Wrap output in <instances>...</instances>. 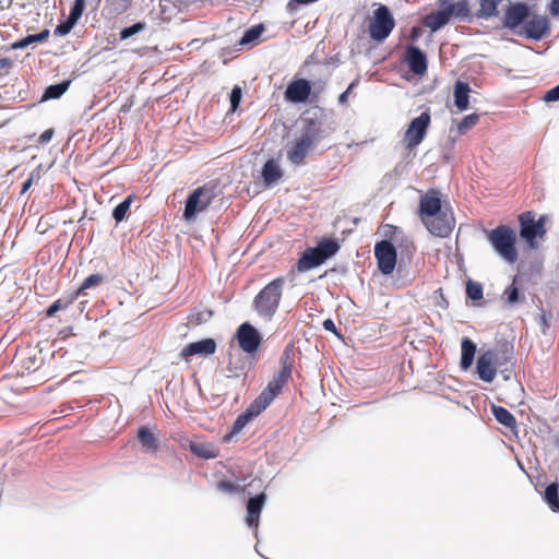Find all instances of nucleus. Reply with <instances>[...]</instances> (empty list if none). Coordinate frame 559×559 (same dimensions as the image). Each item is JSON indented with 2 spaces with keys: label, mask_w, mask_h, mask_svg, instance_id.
Wrapping results in <instances>:
<instances>
[{
  "label": "nucleus",
  "mask_w": 559,
  "mask_h": 559,
  "mask_svg": "<svg viewBox=\"0 0 559 559\" xmlns=\"http://www.w3.org/2000/svg\"><path fill=\"white\" fill-rule=\"evenodd\" d=\"M49 34H50L49 29H43L38 34L32 35L33 43L46 41L48 39V37H49Z\"/></svg>",
  "instance_id": "3c124183"
},
{
  "label": "nucleus",
  "mask_w": 559,
  "mask_h": 559,
  "mask_svg": "<svg viewBox=\"0 0 559 559\" xmlns=\"http://www.w3.org/2000/svg\"><path fill=\"white\" fill-rule=\"evenodd\" d=\"M190 450L193 454L202 459H214L217 452L210 445L203 443H191Z\"/></svg>",
  "instance_id": "f704fd0d"
},
{
  "label": "nucleus",
  "mask_w": 559,
  "mask_h": 559,
  "mask_svg": "<svg viewBox=\"0 0 559 559\" xmlns=\"http://www.w3.org/2000/svg\"><path fill=\"white\" fill-rule=\"evenodd\" d=\"M356 84H357V81L352 82L349 84V86L347 87V90L338 96V103L341 105H345L347 103L348 95L352 93V91L356 86Z\"/></svg>",
  "instance_id": "09e8293b"
},
{
  "label": "nucleus",
  "mask_w": 559,
  "mask_h": 559,
  "mask_svg": "<svg viewBox=\"0 0 559 559\" xmlns=\"http://www.w3.org/2000/svg\"><path fill=\"white\" fill-rule=\"evenodd\" d=\"M136 438L145 453L156 454L158 452L159 441L151 428L146 426L139 427Z\"/></svg>",
  "instance_id": "aec40b11"
},
{
  "label": "nucleus",
  "mask_w": 559,
  "mask_h": 559,
  "mask_svg": "<svg viewBox=\"0 0 559 559\" xmlns=\"http://www.w3.org/2000/svg\"><path fill=\"white\" fill-rule=\"evenodd\" d=\"M70 83L71 82L67 80L59 84L49 85L43 95V100L57 99L61 97L68 91Z\"/></svg>",
  "instance_id": "c85d7f7f"
},
{
  "label": "nucleus",
  "mask_w": 559,
  "mask_h": 559,
  "mask_svg": "<svg viewBox=\"0 0 559 559\" xmlns=\"http://www.w3.org/2000/svg\"><path fill=\"white\" fill-rule=\"evenodd\" d=\"M559 486L557 483L548 485L545 489V501L554 512H559Z\"/></svg>",
  "instance_id": "c756f323"
},
{
  "label": "nucleus",
  "mask_w": 559,
  "mask_h": 559,
  "mask_svg": "<svg viewBox=\"0 0 559 559\" xmlns=\"http://www.w3.org/2000/svg\"><path fill=\"white\" fill-rule=\"evenodd\" d=\"M518 281L519 277L514 276L512 284L506 287L503 292V299L506 304L513 305L520 300H523L524 298L520 296V289L518 287Z\"/></svg>",
  "instance_id": "473e14b6"
},
{
  "label": "nucleus",
  "mask_w": 559,
  "mask_h": 559,
  "mask_svg": "<svg viewBox=\"0 0 559 559\" xmlns=\"http://www.w3.org/2000/svg\"><path fill=\"white\" fill-rule=\"evenodd\" d=\"M430 122L431 116L428 110L421 112L418 117L411 121L403 138V143L407 150L412 151L423 142L427 134Z\"/></svg>",
  "instance_id": "9b49d317"
},
{
  "label": "nucleus",
  "mask_w": 559,
  "mask_h": 559,
  "mask_svg": "<svg viewBox=\"0 0 559 559\" xmlns=\"http://www.w3.org/2000/svg\"><path fill=\"white\" fill-rule=\"evenodd\" d=\"M525 35L534 40H539L549 33V21L546 16L534 15L524 25Z\"/></svg>",
  "instance_id": "f3484780"
},
{
  "label": "nucleus",
  "mask_w": 559,
  "mask_h": 559,
  "mask_svg": "<svg viewBox=\"0 0 559 559\" xmlns=\"http://www.w3.org/2000/svg\"><path fill=\"white\" fill-rule=\"evenodd\" d=\"M323 328H324V330H326L329 332L337 334V330H336L335 323H334V321L332 319L324 320L323 321Z\"/></svg>",
  "instance_id": "603ef678"
},
{
  "label": "nucleus",
  "mask_w": 559,
  "mask_h": 559,
  "mask_svg": "<svg viewBox=\"0 0 559 559\" xmlns=\"http://www.w3.org/2000/svg\"><path fill=\"white\" fill-rule=\"evenodd\" d=\"M216 198L215 187L209 183L197 188L189 194L183 211V218L187 222L194 221L198 213L204 212Z\"/></svg>",
  "instance_id": "6e6552de"
},
{
  "label": "nucleus",
  "mask_w": 559,
  "mask_h": 559,
  "mask_svg": "<svg viewBox=\"0 0 559 559\" xmlns=\"http://www.w3.org/2000/svg\"><path fill=\"white\" fill-rule=\"evenodd\" d=\"M31 44H33V38H32V35H28V36L20 39L19 41L14 43L12 45V48H14V49H23V48H26Z\"/></svg>",
  "instance_id": "49530a36"
},
{
  "label": "nucleus",
  "mask_w": 559,
  "mask_h": 559,
  "mask_svg": "<svg viewBox=\"0 0 559 559\" xmlns=\"http://www.w3.org/2000/svg\"><path fill=\"white\" fill-rule=\"evenodd\" d=\"M237 338L240 348L246 353H254L260 344L261 336L250 323H242L237 330Z\"/></svg>",
  "instance_id": "ddd939ff"
},
{
  "label": "nucleus",
  "mask_w": 559,
  "mask_h": 559,
  "mask_svg": "<svg viewBox=\"0 0 559 559\" xmlns=\"http://www.w3.org/2000/svg\"><path fill=\"white\" fill-rule=\"evenodd\" d=\"M546 103L559 100V84L554 88L549 90L543 97Z\"/></svg>",
  "instance_id": "a18cd8bd"
},
{
  "label": "nucleus",
  "mask_w": 559,
  "mask_h": 559,
  "mask_svg": "<svg viewBox=\"0 0 559 559\" xmlns=\"http://www.w3.org/2000/svg\"><path fill=\"white\" fill-rule=\"evenodd\" d=\"M263 31H264V28L262 25H254V26L250 27L249 29H247L245 32L243 36L240 39V44L247 45V44H250V43L257 40L261 36Z\"/></svg>",
  "instance_id": "c9c22d12"
},
{
  "label": "nucleus",
  "mask_w": 559,
  "mask_h": 559,
  "mask_svg": "<svg viewBox=\"0 0 559 559\" xmlns=\"http://www.w3.org/2000/svg\"><path fill=\"white\" fill-rule=\"evenodd\" d=\"M40 178V171L39 169H35L31 173L29 177L23 182L21 194L25 193L34 183V181H38Z\"/></svg>",
  "instance_id": "c03bdc74"
},
{
  "label": "nucleus",
  "mask_w": 559,
  "mask_h": 559,
  "mask_svg": "<svg viewBox=\"0 0 559 559\" xmlns=\"http://www.w3.org/2000/svg\"><path fill=\"white\" fill-rule=\"evenodd\" d=\"M216 350V342L213 338H204L198 342H193L188 344L181 350V357L183 359H188L194 355H204L209 356L214 354Z\"/></svg>",
  "instance_id": "a211bd4d"
},
{
  "label": "nucleus",
  "mask_w": 559,
  "mask_h": 559,
  "mask_svg": "<svg viewBox=\"0 0 559 559\" xmlns=\"http://www.w3.org/2000/svg\"><path fill=\"white\" fill-rule=\"evenodd\" d=\"M450 20V13L447 7H442L440 10L427 14L424 17L423 23L426 27L430 28L431 32H437L448 24Z\"/></svg>",
  "instance_id": "412c9836"
},
{
  "label": "nucleus",
  "mask_w": 559,
  "mask_h": 559,
  "mask_svg": "<svg viewBox=\"0 0 559 559\" xmlns=\"http://www.w3.org/2000/svg\"><path fill=\"white\" fill-rule=\"evenodd\" d=\"M321 139L322 130L320 123L313 119H308L300 135L287 148L286 155L288 160L294 165L304 164L307 156L317 147Z\"/></svg>",
  "instance_id": "f03ea898"
},
{
  "label": "nucleus",
  "mask_w": 559,
  "mask_h": 559,
  "mask_svg": "<svg viewBox=\"0 0 559 559\" xmlns=\"http://www.w3.org/2000/svg\"><path fill=\"white\" fill-rule=\"evenodd\" d=\"M76 22L68 16L66 22H62L59 25H57L53 33L57 36H66L71 32Z\"/></svg>",
  "instance_id": "79ce46f5"
},
{
  "label": "nucleus",
  "mask_w": 559,
  "mask_h": 559,
  "mask_svg": "<svg viewBox=\"0 0 559 559\" xmlns=\"http://www.w3.org/2000/svg\"><path fill=\"white\" fill-rule=\"evenodd\" d=\"M520 223V236L524 239L530 247H536V239L544 238L546 234L545 224L547 216L542 215L537 221L535 219V213L532 211H525L518 217Z\"/></svg>",
  "instance_id": "1a4fd4ad"
},
{
  "label": "nucleus",
  "mask_w": 559,
  "mask_h": 559,
  "mask_svg": "<svg viewBox=\"0 0 559 559\" xmlns=\"http://www.w3.org/2000/svg\"><path fill=\"white\" fill-rule=\"evenodd\" d=\"M513 358L512 350L504 348H491L480 353L476 360V372L480 380L485 382H492L496 378L497 371Z\"/></svg>",
  "instance_id": "7ed1b4c3"
},
{
  "label": "nucleus",
  "mask_w": 559,
  "mask_h": 559,
  "mask_svg": "<svg viewBox=\"0 0 559 559\" xmlns=\"http://www.w3.org/2000/svg\"><path fill=\"white\" fill-rule=\"evenodd\" d=\"M145 28V24L144 23H135L129 27H126L123 29H121L119 36H120V39L121 40H124V39H128L129 37L138 34L139 32L143 31Z\"/></svg>",
  "instance_id": "ea45409f"
},
{
  "label": "nucleus",
  "mask_w": 559,
  "mask_h": 559,
  "mask_svg": "<svg viewBox=\"0 0 559 559\" xmlns=\"http://www.w3.org/2000/svg\"><path fill=\"white\" fill-rule=\"evenodd\" d=\"M503 0H479V13L478 16L489 19L498 14V5Z\"/></svg>",
  "instance_id": "7c9ffc66"
},
{
  "label": "nucleus",
  "mask_w": 559,
  "mask_h": 559,
  "mask_svg": "<svg viewBox=\"0 0 559 559\" xmlns=\"http://www.w3.org/2000/svg\"><path fill=\"white\" fill-rule=\"evenodd\" d=\"M31 44H33V38H32V35H28V36L20 39L19 41L14 43L12 45V48H14V49H23V48H26Z\"/></svg>",
  "instance_id": "de8ad7c7"
},
{
  "label": "nucleus",
  "mask_w": 559,
  "mask_h": 559,
  "mask_svg": "<svg viewBox=\"0 0 559 559\" xmlns=\"http://www.w3.org/2000/svg\"><path fill=\"white\" fill-rule=\"evenodd\" d=\"M466 295L473 300L483 298V286L478 282L468 281L466 284Z\"/></svg>",
  "instance_id": "4c0bfd02"
},
{
  "label": "nucleus",
  "mask_w": 559,
  "mask_h": 559,
  "mask_svg": "<svg viewBox=\"0 0 559 559\" xmlns=\"http://www.w3.org/2000/svg\"><path fill=\"white\" fill-rule=\"evenodd\" d=\"M135 199L134 194L128 195L120 204H118L112 211V217L117 224L122 222L131 206L132 201Z\"/></svg>",
  "instance_id": "2f4dec72"
},
{
  "label": "nucleus",
  "mask_w": 559,
  "mask_h": 559,
  "mask_svg": "<svg viewBox=\"0 0 559 559\" xmlns=\"http://www.w3.org/2000/svg\"><path fill=\"white\" fill-rule=\"evenodd\" d=\"M450 17L454 16L460 20H466L469 16V5L466 0H460L445 5Z\"/></svg>",
  "instance_id": "cd10ccee"
},
{
  "label": "nucleus",
  "mask_w": 559,
  "mask_h": 559,
  "mask_svg": "<svg viewBox=\"0 0 559 559\" xmlns=\"http://www.w3.org/2000/svg\"><path fill=\"white\" fill-rule=\"evenodd\" d=\"M217 488L229 493L241 492L245 490V487L226 479L219 480L217 483Z\"/></svg>",
  "instance_id": "58836bf2"
},
{
  "label": "nucleus",
  "mask_w": 559,
  "mask_h": 559,
  "mask_svg": "<svg viewBox=\"0 0 559 559\" xmlns=\"http://www.w3.org/2000/svg\"><path fill=\"white\" fill-rule=\"evenodd\" d=\"M285 285V278L280 276L265 285L254 297L253 307L255 311L266 318H271L276 312Z\"/></svg>",
  "instance_id": "39448f33"
},
{
  "label": "nucleus",
  "mask_w": 559,
  "mask_h": 559,
  "mask_svg": "<svg viewBox=\"0 0 559 559\" xmlns=\"http://www.w3.org/2000/svg\"><path fill=\"white\" fill-rule=\"evenodd\" d=\"M418 33H419V28L417 27H414L412 29V38H416L418 36Z\"/></svg>",
  "instance_id": "5fc2aeb1"
},
{
  "label": "nucleus",
  "mask_w": 559,
  "mask_h": 559,
  "mask_svg": "<svg viewBox=\"0 0 559 559\" xmlns=\"http://www.w3.org/2000/svg\"><path fill=\"white\" fill-rule=\"evenodd\" d=\"M530 16L527 4L516 2L509 5L504 12L503 25L510 29H515L522 25Z\"/></svg>",
  "instance_id": "4468645a"
},
{
  "label": "nucleus",
  "mask_w": 559,
  "mask_h": 559,
  "mask_svg": "<svg viewBox=\"0 0 559 559\" xmlns=\"http://www.w3.org/2000/svg\"><path fill=\"white\" fill-rule=\"evenodd\" d=\"M479 121L478 114H471L465 116L457 124V130L461 134H464L467 130L476 126Z\"/></svg>",
  "instance_id": "e433bc0d"
},
{
  "label": "nucleus",
  "mask_w": 559,
  "mask_h": 559,
  "mask_svg": "<svg viewBox=\"0 0 559 559\" xmlns=\"http://www.w3.org/2000/svg\"><path fill=\"white\" fill-rule=\"evenodd\" d=\"M283 169L274 159H269L262 168V178L265 186H273L283 178Z\"/></svg>",
  "instance_id": "5701e85b"
},
{
  "label": "nucleus",
  "mask_w": 559,
  "mask_h": 559,
  "mask_svg": "<svg viewBox=\"0 0 559 559\" xmlns=\"http://www.w3.org/2000/svg\"><path fill=\"white\" fill-rule=\"evenodd\" d=\"M340 250V243L336 239L324 238L317 247L307 248L296 263V270L299 273L312 270L323 264Z\"/></svg>",
  "instance_id": "20e7f679"
},
{
  "label": "nucleus",
  "mask_w": 559,
  "mask_h": 559,
  "mask_svg": "<svg viewBox=\"0 0 559 559\" xmlns=\"http://www.w3.org/2000/svg\"><path fill=\"white\" fill-rule=\"evenodd\" d=\"M76 299H78V294H74V293H70L67 296H63L62 298L57 299L48 307V309L46 311V316L53 317L59 310H63V309L68 308Z\"/></svg>",
  "instance_id": "bb28decb"
},
{
  "label": "nucleus",
  "mask_w": 559,
  "mask_h": 559,
  "mask_svg": "<svg viewBox=\"0 0 559 559\" xmlns=\"http://www.w3.org/2000/svg\"><path fill=\"white\" fill-rule=\"evenodd\" d=\"M488 240L495 250L509 263H514L518 260V251L515 248L516 235L515 231L504 225L490 230L487 235Z\"/></svg>",
  "instance_id": "0eeeda50"
},
{
  "label": "nucleus",
  "mask_w": 559,
  "mask_h": 559,
  "mask_svg": "<svg viewBox=\"0 0 559 559\" xmlns=\"http://www.w3.org/2000/svg\"><path fill=\"white\" fill-rule=\"evenodd\" d=\"M471 87L468 83L456 81L454 85V104L460 111L468 109Z\"/></svg>",
  "instance_id": "4be33fe9"
},
{
  "label": "nucleus",
  "mask_w": 559,
  "mask_h": 559,
  "mask_svg": "<svg viewBox=\"0 0 559 559\" xmlns=\"http://www.w3.org/2000/svg\"><path fill=\"white\" fill-rule=\"evenodd\" d=\"M374 257L377 260L378 269L384 275H390L393 273L397 254L395 247L389 240H381L374 246Z\"/></svg>",
  "instance_id": "f8f14e48"
},
{
  "label": "nucleus",
  "mask_w": 559,
  "mask_h": 559,
  "mask_svg": "<svg viewBox=\"0 0 559 559\" xmlns=\"http://www.w3.org/2000/svg\"><path fill=\"white\" fill-rule=\"evenodd\" d=\"M241 96H242V91L239 86H234L233 90H231V93H230V108L233 111H235L239 104H240V100H241Z\"/></svg>",
  "instance_id": "37998d69"
},
{
  "label": "nucleus",
  "mask_w": 559,
  "mask_h": 559,
  "mask_svg": "<svg viewBox=\"0 0 559 559\" xmlns=\"http://www.w3.org/2000/svg\"><path fill=\"white\" fill-rule=\"evenodd\" d=\"M418 216L429 233L437 237H448L455 226L452 212L442 209L441 192L435 188L420 195Z\"/></svg>",
  "instance_id": "f257e3e1"
},
{
  "label": "nucleus",
  "mask_w": 559,
  "mask_h": 559,
  "mask_svg": "<svg viewBox=\"0 0 559 559\" xmlns=\"http://www.w3.org/2000/svg\"><path fill=\"white\" fill-rule=\"evenodd\" d=\"M0 63H1L2 66H5V64H8V63H9V60H8V59H5V58H3V59H1V60H0Z\"/></svg>",
  "instance_id": "6e6d98bb"
},
{
  "label": "nucleus",
  "mask_w": 559,
  "mask_h": 559,
  "mask_svg": "<svg viewBox=\"0 0 559 559\" xmlns=\"http://www.w3.org/2000/svg\"><path fill=\"white\" fill-rule=\"evenodd\" d=\"M405 61L409 71L417 75H423L427 71L426 55L416 46H407L405 50Z\"/></svg>",
  "instance_id": "2eb2a0df"
},
{
  "label": "nucleus",
  "mask_w": 559,
  "mask_h": 559,
  "mask_svg": "<svg viewBox=\"0 0 559 559\" xmlns=\"http://www.w3.org/2000/svg\"><path fill=\"white\" fill-rule=\"evenodd\" d=\"M104 282V275L102 274H91L87 276L83 283L80 285V287L73 292L74 294H78V298L85 295V290L90 289L92 287H95Z\"/></svg>",
  "instance_id": "72a5a7b5"
},
{
  "label": "nucleus",
  "mask_w": 559,
  "mask_h": 559,
  "mask_svg": "<svg viewBox=\"0 0 559 559\" xmlns=\"http://www.w3.org/2000/svg\"><path fill=\"white\" fill-rule=\"evenodd\" d=\"M311 93V84L305 79L290 82L285 91V98L292 103H304Z\"/></svg>",
  "instance_id": "dca6fc26"
},
{
  "label": "nucleus",
  "mask_w": 559,
  "mask_h": 559,
  "mask_svg": "<svg viewBox=\"0 0 559 559\" xmlns=\"http://www.w3.org/2000/svg\"><path fill=\"white\" fill-rule=\"evenodd\" d=\"M395 26L394 17L386 5H380L373 11V17L369 23L370 37L381 43L386 39Z\"/></svg>",
  "instance_id": "9d476101"
},
{
  "label": "nucleus",
  "mask_w": 559,
  "mask_h": 559,
  "mask_svg": "<svg viewBox=\"0 0 559 559\" xmlns=\"http://www.w3.org/2000/svg\"><path fill=\"white\" fill-rule=\"evenodd\" d=\"M266 496L265 493H260L255 497H252L248 500L247 503V515H246V523L250 527L257 528L259 526L260 521V514L262 511V508L265 503Z\"/></svg>",
  "instance_id": "6ab92c4d"
},
{
  "label": "nucleus",
  "mask_w": 559,
  "mask_h": 559,
  "mask_svg": "<svg viewBox=\"0 0 559 559\" xmlns=\"http://www.w3.org/2000/svg\"><path fill=\"white\" fill-rule=\"evenodd\" d=\"M491 411L497 421L501 425L512 430L516 428V419L507 408L493 405Z\"/></svg>",
  "instance_id": "a878e982"
},
{
  "label": "nucleus",
  "mask_w": 559,
  "mask_h": 559,
  "mask_svg": "<svg viewBox=\"0 0 559 559\" xmlns=\"http://www.w3.org/2000/svg\"><path fill=\"white\" fill-rule=\"evenodd\" d=\"M549 9L552 15L559 16V0H552Z\"/></svg>",
  "instance_id": "864d4df0"
},
{
  "label": "nucleus",
  "mask_w": 559,
  "mask_h": 559,
  "mask_svg": "<svg viewBox=\"0 0 559 559\" xmlns=\"http://www.w3.org/2000/svg\"><path fill=\"white\" fill-rule=\"evenodd\" d=\"M263 409H260L258 408V406H255V402H253L249 407L248 409L240 414L234 425H233V430L231 432L233 433H238L239 431H241L243 429V427L248 424V421L253 417V416H257L259 415Z\"/></svg>",
  "instance_id": "393cba45"
},
{
  "label": "nucleus",
  "mask_w": 559,
  "mask_h": 559,
  "mask_svg": "<svg viewBox=\"0 0 559 559\" xmlns=\"http://www.w3.org/2000/svg\"><path fill=\"white\" fill-rule=\"evenodd\" d=\"M288 353L285 352L284 357L281 358V369L274 378L267 383L266 388L254 400L255 406L260 409H265L274 399L282 392L284 385L288 383L292 378V365L288 362Z\"/></svg>",
  "instance_id": "423d86ee"
},
{
  "label": "nucleus",
  "mask_w": 559,
  "mask_h": 559,
  "mask_svg": "<svg viewBox=\"0 0 559 559\" xmlns=\"http://www.w3.org/2000/svg\"><path fill=\"white\" fill-rule=\"evenodd\" d=\"M53 134H55L53 129H47V130H45V131L39 135V138H38V143H39V144H41V145H43V144L48 143V142L52 139Z\"/></svg>",
  "instance_id": "8fccbe9b"
},
{
  "label": "nucleus",
  "mask_w": 559,
  "mask_h": 559,
  "mask_svg": "<svg viewBox=\"0 0 559 559\" xmlns=\"http://www.w3.org/2000/svg\"><path fill=\"white\" fill-rule=\"evenodd\" d=\"M476 345L469 338L464 337L461 344V368L467 370L474 361Z\"/></svg>",
  "instance_id": "b1692460"
},
{
  "label": "nucleus",
  "mask_w": 559,
  "mask_h": 559,
  "mask_svg": "<svg viewBox=\"0 0 559 559\" xmlns=\"http://www.w3.org/2000/svg\"><path fill=\"white\" fill-rule=\"evenodd\" d=\"M85 10V0H74L69 17L78 22Z\"/></svg>",
  "instance_id": "a19ab883"
}]
</instances>
